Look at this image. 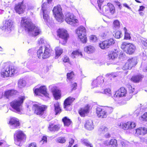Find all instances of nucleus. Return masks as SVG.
<instances>
[{
  "label": "nucleus",
  "instance_id": "26",
  "mask_svg": "<svg viewBox=\"0 0 147 147\" xmlns=\"http://www.w3.org/2000/svg\"><path fill=\"white\" fill-rule=\"evenodd\" d=\"M18 93L17 91L14 90H11L5 91L4 93V96L7 98H9L12 96Z\"/></svg>",
  "mask_w": 147,
  "mask_h": 147
},
{
  "label": "nucleus",
  "instance_id": "59",
  "mask_svg": "<svg viewBox=\"0 0 147 147\" xmlns=\"http://www.w3.org/2000/svg\"><path fill=\"white\" fill-rule=\"evenodd\" d=\"M90 39L95 41L97 40V38L94 35H92L90 37Z\"/></svg>",
  "mask_w": 147,
  "mask_h": 147
},
{
  "label": "nucleus",
  "instance_id": "39",
  "mask_svg": "<svg viewBox=\"0 0 147 147\" xmlns=\"http://www.w3.org/2000/svg\"><path fill=\"white\" fill-rule=\"evenodd\" d=\"M56 58H57L63 53V50L59 47H56L55 49Z\"/></svg>",
  "mask_w": 147,
  "mask_h": 147
},
{
  "label": "nucleus",
  "instance_id": "36",
  "mask_svg": "<svg viewBox=\"0 0 147 147\" xmlns=\"http://www.w3.org/2000/svg\"><path fill=\"white\" fill-rule=\"evenodd\" d=\"M112 34L114 37L116 38H119L123 36L122 32L121 31H114Z\"/></svg>",
  "mask_w": 147,
  "mask_h": 147
},
{
  "label": "nucleus",
  "instance_id": "31",
  "mask_svg": "<svg viewBox=\"0 0 147 147\" xmlns=\"http://www.w3.org/2000/svg\"><path fill=\"white\" fill-rule=\"evenodd\" d=\"M85 126L86 128L88 130H92L94 128L93 126V122L91 120H88L86 121Z\"/></svg>",
  "mask_w": 147,
  "mask_h": 147
},
{
  "label": "nucleus",
  "instance_id": "24",
  "mask_svg": "<svg viewBox=\"0 0 147 147\" xmlns=\"http://www.w3.org/2000/svg\"><path fill=\"white\" fill-rule=\"evenodd\" d=\"M90 106L87 105L84 108H81L79 111V113L81 117H84L86 114L89 113Z\"/></svg>",
  "mask_w": 147,
  "mask_h": 147
},
{
  "label": "nucleus",
  "instance_id": "50",
  "mask_svg": "<svg viewBox=\"0 0 147 147\" xmlns=\"http://www.w3.org/2000/svg\"><path fill=\"white\" fill-rule=\"evenodd\" d=\"M140 119L142 121H147V112L145 113L141 117Z\"/></svg>",
  "mask_w": 147,
  "mask_h": 147
},
{
  "label": "nucleus",
  "instance_id": "49",
  "mask_svg": "<svg viewBox=\"0 0 147 147\" xmlns=\"http://www.w3.org/2000/svg\"><path fill=\"white\" fill-rule=\"evenodd\" d=\"M57 142L60 143H64L66 141V140L65 137H60L57 139Z\"/></svg>",
  "mask_w": 147,
  "mask_h": 147
},
{
  "label": "nucleus",
  "instance_id": "16",
  "mask_svg": "<svg viewBox=\"0 0 147 147\" xmlns=\"http://www.w3.org/2000/svg\"><path fill=\"white\" fill-rule=\"evenodd\" d=\"M104 82V78L102 76L98 77L96 80H94L92 82V88L95 87L102 86H104L103 83Z\"/></svg>",
  "mask_w": 147,
  "mask_h": 147
},
{
  "label": "nucleus",
  "instance_id": "46",
  "mask_svg": "<svg viewBox=\"0 0 147 147\" xmlns=\"http://www.w3.org/2000/svg\"><path fill=\"white\" fill-rule=\"evenodd\" d=\"M32 63V62L31 61H29L26 63V66L27 68L30 69L31 71H34V67L31 66Z\"/></svg>",
  "mask_w": 147,
  "mask_h": 147
},
{
  "label": "nucleus",
  "instance_id": "56",
  "mask_svg": "<svg viewBox=\"0 0 147 147\" xmlns=\"http://www.w3.org/2000/svg\"><path fill=\"white\" fill-rule=\"evenodd\" d=\"M74 142V140L73 139L70 138L69 139V145H68V147H71Z\"/></svg>",
  "mask_w": 147,
  "mask_h": 147
},
{
  "label": "nucleus",
  "instance_id": "27",
  "mask_svg": "<svg viewBox=\"0 0 147 147\" xmlns=\"http://www.w3.org/2000/svg\"><path fill=\"white\" fill-rule=\"evenodd\" d=\"M136 134L139 135H144L147 133V129L144 127H141L136 130Z\"/></svg>",
  "mask_w": 147,
  "mask_h": 147
},
{
  "label": "nucleus",
  "instance_id": "54",
  "mask_svg": "<svg viewBox=\"0 0 147 147\" xmlns=\"http://www.w3.org/2000/svg\"><path fill=\"white\" fill-rule=\"evenodd\" d=\"M104 1V0H97V3L98 5L96 7H97L98 8H100V7H101L102 4Z\"/></svg>",
  "mask_w": 147,
  "mask_h": 147
},
{
  "label": "nucleus",
  "instance_id": "17",
  "mask_svg": "<svg viewBox=\"0 0 147 147\" xmlns=\"http://www.w3.org/2000/svg\"><path fill=\"white\" fill-rule=\"evenodd\" d=\"M103 9H105V15L109 14L111 13L113 14L115 12V7L111 3H108L107 5H105L103 6Z\"/></svg>",
  "mask_w": 147,
  "mask_h": 147
},
{
  "label": "nucleus",
  "instance_id": "47",
  "mask_svg": "<svg viewBox=\"0 0 147 147\" xmlns=\"http://www.w3.org/2000/svg\"><path fill=\"white\" fill-rule=\"evenodd\" d=\"M39 44L41 45H46L47 44H49L48 43H47L46 40H45V39L43 38H41L40 39V40L38 41Z\"/></svg>",
  "mask_w": 147,
  "mask_h": 147
},
{
  "label": "nucleus",
  "instance_id": "4",
  "mask_svg": "<svg viewBox=\"0 0 147 147\" xmlns=\"http://www.w3.org/2000/svg\"><path fill=\"white\" fill-rule=\"evenodd\" d=\"M14 138L16 145L21 146L22 143L26 140V136L22 131L17 130L15 131L14 134Z\"/></svg>",
  "mask_w": 147,
  "mask_h": 147
},
{
  "label": "nucleus",
  "instance_id": "48",
  "mask_svg": "<svg viewBox=\"0 0 147 147\" xmlns=\"http://www.w3.org/2000/svg\"><path fill=\"white\" fill-rule=\"evenodd\" d=\"M100 92L102 93H105L106 94H109V96H110L111 95V91L110 88L105 89L102 91Z\"/></svg>",
  "mask_w": 147,
  "mask_h": 147
},
{
  "label": "nucleus",
  "instance_id": "5",
  "mask_svg": "<svg viewBox=\"0 0 147 147\" xmlns=\"http://www.w3.org/2000/svg\"><path fill=\"white\" fill-rule=\"evenodd\" d=\"M25 99V97L24 96L19 97L17 100H15L11 102L10 105L13 109L19 112L20 111V106Z\"/></svg>",
  "mask_w": 147,
  "mask_h": 147
},
{
  "label": "nucleus",
  "instance_id": "33",
  "mask_svg": "<svg viewBox=\"0 0 147 147\" xmlns=\"http://www.w3.org/2000/svg\"><path fill=\"white\" fill-rule=\"evenodd\" d=\"M84 50L88 53H91L94 51V48L93 46L90 45L85 47Z\"/></svg>",
  "mask_w": 147,
  "mask_h": 147
},
{
  "label": "nucleus",
  "instance_id": "61",
  "mask_svg": "<svg viewBox=\"0 0 147 147\" xmlns=\"http://www.w3.org/2000/svg\"><path fill=\"white\" fill-rule=\"evenodd\" d=\"M145 8V7L143 6H140L138 11H143L144 9Z\"/></svg>",
  "mask_w": 147,
  "mask_h": 147
},
{
  "label": "nucleus",
  "instance_id": "37",
  "mask_svg": "<svg viewBox=\"0 0 147 147\" xmlns=\"http://www.w3.org/2000/svg\"><path fill=\"white\" fill-rule=\"evenodd\" d=\"M81 56V57L82 56V53L79 51L78 50L74 51L72 53L71 56L73 58H74L76 57V56Z\"/></svg>",
  "mask_w": 147,
  "mask_h": 147
},
{
  "label": "nucleus",
  "instance_id": "23",
  "mask_svg": "<svg viewBox=\"0 0 147 147\" xmlns=\"http://www.w3.org/2000/svg\"><path fill=\"white\" fill-rule=\"evenodd\" d=\"M126 94V90L123 87L121 88L119 90L116 91L114 94V97H122L125 96Z\"/></svg>",
  "mask_w": 147,
  "mask_h": 147
},
{
  "label": "nucleus",
  "instance_id": "44",
  "mask_svg": "<svg viewBox=\"0 0 147 147\" xmlns=\"http://www.w3.org/2000/svg\"><path fill=\"white\" fill-rule=\"evenodd\" d=\"M104 109L105 113L106 114V117L107 115L111 113L113 111V108L111 107H106Z\"/></svg>",
  "mask_w": 147,
  "mask_h": 147
},
{
  "label": "nucleus",
  "instance_id": "40",
  "mask_svg": "<svg viewBox=\"0 0 147 147\" xmlns=\"http://www.w3.org/2000/svg\"><path fill=\"white\" fill-rule=\"evenodd\" d=\"M123 30L124 31V39L126 40H130L131 38L130 34L129 33V31H128L125 27L124 28Z\"/></svg>",
  "mask_w": 147,
  "mask_h": 147
},
{
  "label": "nucleus",
  "instance_id": "34",
  "mask_svg": "<svg viewBox=\"0 0 147 147\" xmlns=\"http://www.w3.org/2000/svg\"><path fill=\"white\" fill-rule=\"evenodd\" d=\"M62 121L65 126H68L71 123L70 120L66 117L63 118L62 119Z\"/></svg>",
  "mask_w": 147,
  "mask_h": 147
},
{
  "label": "nucleus",
  "instance_id": "9",
  "mask_svg": "<svg viewBox=\"0 0 147 147\" xmlns=\"http://www.w3.org/2000/svg\"><path fill=\"white\" fill-rule=\"evenodd\" d=\"M121 48L126 53L129 55L134 53L136 49V47L133 44L126 42L122 44Z\"/></svg>",
  "mask_w": 147,
  "mask_h": 147
},
{
  "label": "nucleus",
  "instance_id": "8",
  "mask_svg": "<svg viewBox=\"0 0 147 147\" xmlns=\"http://www.w3.org/2000/svg\"><path fill=\"white\" fill-rule=\"evenodd\" d=\"M32 108L35 114L41 116L44 114L45 111L47 108V107L45 105H40V104H33Z\"/></svg>",
  "mask_w": 147,
  "mask_h": 147
},
{
  "label": "nucleus",
  "instance_id": "3",
  "mask_svg": "<svg viewBox=\"0 0 147 147\" xmlns=\"http://www.w3.org/2000/svg\"><path fill=\"white\" fill-rule=\"evenodd\" d=\"M51 51L49 44L44 45L40 47L37 51V55L39 59L42 57L43 59H46L50 57Z\"/></svg>",
  "mask_w": 147,
  "mask_h": 147
},
{
  "label": "nucleus",
  "instance_id": "22",
  "mask_svg": "<svg viewBox=\"0 0 147 147\" xmlns=\"http://www.w3.org/2000/svg\"><path fill=\"white\" fill-rule=\"evenodd\" d=\"M75 99V98L69 97L65 100L64 102V108L65 110L67 111L69 110V109L68 107L71 105Z\"/></svg>",
  "mask_w": 147,
  "mask_h": 147
},
{
  "label": "nucleus",
  "instance_id": "57",
  "mask_svg": "<svg viewBox=\"0 0 147 147\" xmlns=\"http://www.w3.org/2000/svg\"><path fill=\"white\" fill-rule=\"evenodd\" d=\"M121 144L122 147H127V144L125 142L123 141H121Z\"/></svg>",
  "mask_w": 147,
  "mask_h": 147
},
{
  "label": "nucleus",
  "instance_id": "53",
  "mask_svg": "<svg viewBox=\"0 0 147 147\" xmlns=\"http://www.w3.org/2000/svg\"><path fill=\"white\" fill-rule=\"evenodd\" d=\"M96 7L100 13H102L104 15H105V9H103V6L102 7V8H101V7H100V8H98L97 7Z\"/></svg>",
  "mask_w": 147,
  "mask_h": 147
},
{
  "label": "nucleus",
  "instance_id": "10",
  "mask_svg": "<svg viewBox=\"0 0 147 147\" xmlns=\"http://www.w3.org/2000/svg\"><path fill=\"white\" fill-rule=\"evenodd\" d=\"M58 35L62 39L60 42L63 45L65 44L67 42L69 35L66 30L64 29H59L57 31Z\"/></svg>",
  "mask_w": 147,
  "mask_h": 147
},
{
  "label": "nucleus",
  "instance_id": "35",
  "mask_svg": "<svg viewBox=\"0 0 147 147\" xmlns=\"http://www.w3.org/2000/svg\"><path fill=\"white\" fill-rule=\"evenodd\" d=\"M113 26L114 29L117 30L119 29L120 26L119 21L117 20H114L113 23Z\"/></svg>",
  "mask_w": 147,
  "mask_h": 147
},
{
  "label": "nucleus",
  "instance_id": "42",
  "mask_svg": "<svg viewBox=\"0 0 147 147\" xmlns=\"http://www.w3.org/2000/svg\"><path fill=\"white\" fill-rule=\"evenodd\" d=\"M108 131V128L105 126L102 125L98 129V131L101 134H104Z\"/></svg>",
  "mask_w": 147,
  "mask_h": 147
},
{
  "label": "nucleus",
  "instance_id": "29",
  "mask_svg": "<svg viewBox=\"0 0 147 147\" xmlns=\"http://www.w3.org/2000/svg\"><path fill=\"white\" fill-rule=\"evenodd\" d=\"M118 51L116 50L112 51L109 53V60H113L116 58L118 55Z\"/></svg>",
  "mask_w": 147,
  "mask_h": 147
},
{
  "label": "nucleus",
  "instance_id": "43",
  "mask_svg": "<svg viewBox=\"0 0 147 147\" xmlns=\"http://www.w3.org/2000/svg\"><path fill=\"white\" fill-rule=\"evenodd\" d=\"M26 82L25 80L20 79L18 81V86L20 88H22L24 87L26 85Z\"/></svg>",
  "mask_w": 147,
  "mask_h": 147
},
{
  "label": "nucleus",
  "instance_id": "6",
  "mask_svg": "<svg viewBox=\"0 0 147 147\" xmlns=\"http://www.w3.org/2000/svg\"><path fill=\"white\" fill-rule=\"evenodd\" d=\"M76 32L81 42L84 43H86L87 39L85 28L83 26H81L77 29Z\"/></svg>",
  "mask_w": 147,
  "mask_h": 147
},
{
  "label": "nucleus",
  "instance_id": "14",
  "mask_svg": "<svg viewBox=\"0 0 147 147\" xmlns=\"http://www.w3.org/2000/svg\"><path fill=\"white\" fill-rule=\"evenodd\" d=\"M34 92L36 95H38L41 93L45 97H49V94L47 92V88L45 86H41L39 88H36L34 90Z\"/></svg>",
  "mask_w": 147,
  "mask_h": 147
},
{
  "label": "nucleus",
  "instance_id": "13",
  "mask_svg": "<svg viewBox=\"0 0 147 147\" xmlns=\"http://www.w3.org/2000/svg\"><path fill=\"white\" fill-rule=\"evenodd\" d=\"M115 42V41L113 38H110L102 42L99 44V46L102 49H104L108 48L114 44Z\"/></svg>",
  "mask_w": 147,
  "mask_h": 147
},
{
  "label": "nucleus",
  "instance_id": "51",
  "mask_svg": "<svg viewBox=\"0 0 147 147\" xmlns=\"http://www.w3.org/2000/svg\"><path fill=\"white\" fill-rule=\"evenodd\" d=\"M74 72L72 71L69 73H68L67 74V77L68 79H71L74 77Z\"/></svg>",
  "mask_w": 147,
  "mask_h": 147
},
{
  "label": "nucleus",
  "instance_id": "19",
  "mask_svg": "<svg viewBox=\"0 0 147 147\" xmlns=\"http://www.w3.org/2000/svg\"><path fill=\"white\" fill-rule=\"evenodd\" d=\"M13 22L11 20L6 21L3 24V26H1V28L4 31H7L8 33L11 32L12 28Z\"/></svg>",
  "mask_w": 147,
  "mask_h": 147
},
{
  "label": "nucleus",
  "instance_id": "11",
  "mask_svg": "<svg viewBox=\"0 0 147 147\" xmlns=\"http://www.w3.org/2000/svg\"><path fill=\"white\" fill-rule=\"evenodd\" d=\"M65 20L67 23L74 26H77L78 20L75 18L73 14L70 13H67L65 15Z\"/></svg>",
  "mask_w": 147,
  "mask_h": 147
},
{
  "label": "nucleus",
  "instance_id": "7",
  "mask_svg": "<svg viewBox=\"0 0 147 147\" xmlns=\"http://www.w3.org/2000/svg\"><path fill=\"white\" fill-rule=\"evenodd\" d=\"M53 12L55 18L57 21L61 22L63 21L64 16L62 13V9L60 5H58L54 7Z\"/></svg>",
  "mask_w": 147,
  "mask_h": 147
},
{
  "label": "nucleus",
  "instance_id": "1",
  "mask_svg": "<svg viewBox=\"0 0 147 147\" xmlns=\"http://www.w3.org/2000/svg\"><path fill=\"white\" fill-rule=\"evenodd\" d=\"M21 23L25 30L31 36H35L40 33L41 30L39 28L33 24L30 19L26 17L22 18Z\"/></svg>",
  "mask_w": 147,
  "mask_h": 147
},
{
  "label": "nucleus",
  "instance_id": "52",
  "mask_svg": "<svg viewBox=\"0 0 147 147\" xmlns=\"http://www.w3.org/2000/svg\"><path fill=\"white\" fill-rule=\"evenodd\" d=\"M28 51V54L29 55L31 56L32 55H34V53H36V51H35L34 49V48H32L29 49Z\"/></svg>",
  "mask_w": 147,
  "mask_h": 147
},
{
  "label": "nucleus",
  "instance_id": "30",
  "mask_svg": "<svg viewBox=\"0 0 147 147\" xmlns=\"http://www.w3.org/2000/svg\"><path fill=\"white\" fill-rule=\"evenodd\" d=\"M49 130L51 131H57L60 128L59 125H55L53 124L50 123L48 127Z\"/></svg>",
  "mask_w": 147,
  "mask_h": 147
},
{
  "label": "nucleus",
  "instance_id": "55",
  "mask_svg": "<svg viewBox=\"0 0 147 147\" xmlns=\"http://www.w3.org/2000/svg\"><path fill=\"white\" fill-rule=\"evenodd\" d=\"M77 84L76 83H74L71 84V90H75L76 89Z\"/></svg>",
  "mask_w": 147,
  "mask_h": 147
},
{
  "label": "nucleus",
  "instance_id": "18",
  "mask_svg": "<svg viewBox=\"0 0 147 147\" xmlns=\"http://www.w3.org/2000/svg\"><path fill=\"white\" fill-rule=\"evenodd\" d=\"M49 89L52 92L53 96L56 100L59 99L61 94L60 91L57 89V87L53 85H50L49 86Z\"/></svg>",
  "mask_w": 147,
  "mask_h": 147
},
{
  "label": "nucleus",
  "instance_id": "28",
  "mask_svg": "<svg viewBox=\"0 0 147 147\" xmlns=\"http://www.w3.org/2000/svg\"><path fill=\"white\" fill-rule=\"evenodd\" d=\"M22 3H18L17 5H16L15 7V9L17 13L19 14L22 13L24 10V8L22 7Z\"/></svg>",
  "mask_w": 147,
  "mask_h": 147
},
{
  "label": "nucleus",
  "instance_id": "2",
  "mask_svg": "<svg viewBox=\"0 0 147 147\" xmlns=\"http://www.w3.org/2000/svg\"><path fill=\"white\" fill-rule=\"evenodd\" d=\"M17 72V71L15 67L11 66L9 63H4L2 64L1 72V77L3 78L11 77Z\"/></svg>",
  "mask_w": 147,
  "mask_h": 147
},
{
  "label": "nucleus",
  "instance_id": "25",
  "mask_svg": "<svg viewBox=\"0 0 147 147\" xmlns=\"http://www.w3.org/2000/svg\"><path fill=\"white\" fill-rule=\"evenodd\" d=\"M96 113L99 117L100 118L106 117V114L104 109H102L100 107H97L96 109Z\"/></svg>",
  "mask_w": 147,
  "mask_h": 147
},
{
  "label": "nucleus",
  "instance_id": "38",
  "mask_svg": "<svg viewBox=\"0 0 147 147\" xmlns=\"http://www.w3.org/2000/svg\"><path fill=\"white\" fill-rule=\"evenodd\" d=\"M55 107V115H57L59 113L61 112V110L59 107V105L58 102H57L54 105Z\"/></svg>",
  "mask_w": 147,
  "mask_h": 147
},
{
  "label": "nucleus",
  "instance_id": "62",
  "mask_svg": "<svg viewBox=\"0 0 147 147\" xmlns=\"http://www.w3.org/2000/svg\"><path fill=\"white\" fill-rule=\"evenodd\" d=\"M28 147H36V144L35 143H31Z\"/></svg>",
  "mask_w": 147,
  "mask_h": 147
},
{
  "label": "nucleus",
  "instance_id": "64",
  "mask_svg": "<svg viewBox=\"0 0 147 147\" xmlns=\"http://www.w3.org/2000/svg\"><path fill=\"white\" fill-rule=\"evenodd\" d=\"M42 140L43 141V142H46L47 141V138L45 136H43L42 138Z\"/></svg>",
  "mask_w": 147,
  "mask_h": 147
},
{
  "label": "nucleus",
  "instance_id": "45",
  "mask_svg": "<svg viewBox=\"0 0 147 147\" xmlns=\"http://www.w3.org/2000/svg\"><path fill=\"white\" fill-rule=\"evenodd\" d=\"M81 141L83 144L87 146L93 147L92 145L91 144L87 139H82Z\"/></svg>",
  "mask_w": 147,
  "mask_h": 147
},
{
  "label": "nucleus",
  "instance_id": "15",
  "mask_svg": "<svg viewBox=\"0 0 147 147\" xmlns=\"http://www.w3.org/2000/svg\"><path fill=\"white\" fill-rule=\"evenodd\" d=\"M47 3H44L42 5V10L43 12V16L45 22L49 23L50 20L49 14V11L47 9Z\"/></svg>",
  "mask_w": 147,
  "mask_h": 147
},
{
  "label": "nucleus",
  "instance_id": "20",
  "mask_svg": "<svg viewBox=\"0 0 147 147\" xmlns=\"http://www.w3.org/2000/svg\"><path fill=\"white\" fill-rule=\"evenodd\" d=\"M119 126L120 128L124 130H127L134 128L135 127L136 125L135 123L134 122L128 121L121 123Z\"/></svg>",
  "mask_w": 147,
  "mask_h": 147
},
{
  "label": "nucleus",
  "instance_id": "32",
  "mask_svg": "<svg viewBox=\"0 0 147 147\" xmlns=\"http://www.w3.org/2000/svg\"><path fill=\"white\" fill-rule=\"evenodd\" d=\"M143 77V76L141 74L137 75L132 76L131 80L134 82L138 83L142 80Z\"/></svg>",
  "mask_w": 147,
  "mask_h": 147
},
{
  "label": "nucleus",
  "instance_id": "63",
  "mask_svg": "<svg viewBox=\"0 0 147 147\" xmlns=\"http://www.w3.org/2000/svg\"><path fill=\"white\" fill-rule=\"evenodd\" d=\"M147 58V56L146 54L143 53L142 55V59L144 60H145Z\"/></svg>",
  "mask_w": 147,
  "mask_h": 147
},
{
  "label": "nucleus",
  "instance_id": "41",
  "mask_svg": "<svg viewBox=\"0 0 147 147\" xmlns=\"http://www.w3.org/2000/svg\"><path fill=\"white\" fill-rule=\"evenodd\" d=\"M109 145H111L112 147H117V141L114 139H112L109 142Z\"/></svg>",
  "mask_w": 147,
  "mask_h": 147
},
{
  "label": "nucleus",
  "instance_id": "60",
  "mask_svg": "<svg viewBox=\"0 0 147 147\" xmlns=\"http://www.w3.org/2000/svg\"><path fill=\"white\" fill-rule=\"evenodd\" d=\"M69 61V59L67 57H65L64 58L63 61L65 63L68 62Z\"/></svg>",
  "mask_w": 147,
  "mask_h": 147
},
{
  "label": "nucleus",
  "instance_id": "58",
  "mask_svg": "<svg viewBox=\"0 0 147 147\" xmlns=\"http://www.w3.org/2000/svg\"><path fill=\"white\" fill-rule=\"evenodd\" d=\"M107 32H105L102 33L101 34V36L103 38H105L107 36Z\"/></svg>",
  "mask_w": 147,
  "mask_h": 147
},
{
  "label": "nucleus",
  "instance_id": "12",
  "mask_svg": "<svg viewBox=\"0 0 147 147\" xmlns=\"http://www.w3.org/2000/svg\"><path fill=\"white\" fill-rule=\"evenodd\" d=\"M136 59L134 57H132L128 59L127 61L121 67L123 70H126L127 69H130L134 66H135L137 64Z\"/></svg>",
  "mask_w": 147,
  "mask_h": 147
},
{
  "label": "nucleus",
  "instance_id": "21",
  "mask_svg": "<svg viewBox=\"0 0 147 147\" xmlns=\"http://www.w3.org/2000/svg\"><path fill=\"white\" fill-rule=\"evenodd\" d=\"M9 124L10 127L13 129L18 128L20 125L19 120L16 118H11L9 121Z\"/></svg>",
  "mask_w": 147,
  "mask_h": 147
}]
</instances>
